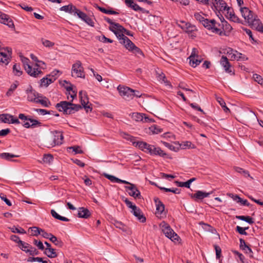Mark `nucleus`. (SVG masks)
Listing matches in <instances>:
<instances>
[{
    "label": "nucleus",
    "instance_id": "aec40b11",
    "mask_svg": "<svg viewBox=\"0 0 263 263\" xmlns=\"http://www.w3.org/2000/svg\"><path fill=\"white\" fill-rule=\"evenodd\" d=\"M26 93L27 94V99L30 102L36 103L39 98H42L37 92L32 89L31 87L30 89L26 90Z\"/></svg>",
    "mask_w": 263,
    "mask_h": 263
},
{
    "label": "nucleus",
    "instance_id": "a18cd8bd",
    "mask_svg": "<svg viewBox=\"0 0 263 263\" xmlns=\"http://www.w3.org/2000/svg\"><path fill=\"white\" fill-rule=\"evenodd\" d=\"M149 133L152 134H157L162 132V129L155 125L149 127Z\"/></svg>",
    "mask_w": 263,
    "mask_h": 263
},
{
    "label": "nucleus",
    "instance_id": "0eeeda50",
    "mask_svg": "<svg viewBox=\"0 0 263 263\" xmlns=\"http://www.w3.org/2000/svg\"><path fill=\"white\" fill-rule=\"evenodd\" d=\"M160 227H161L162 231L166 237L173 241L178 239V235L175 233L174 230L171 228L168 224L164 221H163L160 223Z\"/></svg>",
    "mask_w": 263,
    "mask_h": 263
},
{
    "label": "nucleus",
    "instance_id": "37998d69",
    "mask_svg": "<svg viewBox=\"0 0 263 263\" xmlns=\"http://www.w3.org/2000/svg\"><path fill=\"white\" fill-rule=\"evenodd\" d=\"M18 85V82L16 81L15 83L12 84L11 86L7 92H6V95L7 96H11L13 91L16 89Z\"/></svg>",
    "mask_w": 263,
    "mask_h": 263
},
{
    "label": "nucleus",
    "instance_id": "ea45409f",
    "mask_svg": "<svg viewBox=\"0 0 263 263\" xmlns=\"http://www.w3.org/2000/svg\"><path fill=\"white\" fill-rule=\"evenodd\" d=\"M44 253L49 258H54L57 256V254L56 253L55 250L52 248H46Z\"/></svg>",
    "mask_w": 263,
    "mask_h": 263
},
{
    "label": "nucleus",
    "instance_id": "6e6552de",
    "mask_svg": "<svg viewBox=\"0 0 263 263\" xmlns=\"http://www.w3.org/2000/svg\"><path fill=\"white\" fill-rule=\"evenodd\" d=\"M120 95L126 100H130L134 98L135 90L129 87L119 85L117 87Z\"/></svg>",
    "mask_w": 263,
    "mask_h": 263
},
{
    "label": "nucleus",
    "instance_id": "c03bdc74",
    "mask_svg": "<svg viewBox=\"0 0 263 263\" xmlns=\"http://www.w3.org/2000/svg\"><path fill=\"white\" fill-rule=\"evenodd\" d=\"M13 72L14 75L17 76H20L22 75L23 72L21 70L20 65L17 64H15L13 66Z\"/></svg>",
    "mask_w": 263,
    "mask_h": 263
},
{
    "label": "nucleus",
    "instance_id": "a878e982",
    "mask_svg": "<svg viewBox=\"0 0 263 263\" xmlns=\"http://www.w3.org/2000/svg\"><path fill=\"white\" fill-rule=\"evenodd\" d=\"M104 19L106 22L110 25L109 27V30L115 33L118 27H119L120 24L119 23L114 22L111 19L106 16L104 17Z\"/></svg>",
    "mask_w": 263,
    "mask_h": 263
},
{
    "label": "nucleus",
    "instance_id": "7c9ffc66",
    "mask_svg": "<svg viewBox=\"0 0 263 263\" xmlns=\"http://www.w3.org/2000/svg\"><path fill=\"white\" fill-rule=\"evenodd\" d=\"M240 241V248L241 249L245 251L246 253H253L252 249L246 244L245 241L240 238L239 239Z\"/></svg>",
    "mask_w": 263,
    "mask_h": 263
},
{
    "label": "nucleus",
    "instance_id": "bf43d9fd",
    "mask_svg": "<svg viewBox=\"0 0 263 263\" xmlns=\"http://www.w3.org/2000/svg\"><path fill=\"white\" fill-rule=\"evenodd\" d=\"M11 230L13 233H17L19 234H25L26 233L25 230L22 228L13 227L11 228Z\"/></svg>",
    "mask_w": 263,
    "mask_h": 263
},
{
    "label": "nucleus",
    "instance_id": "412c9836",
    "mask_svg": "<svg viewBox=\"0 0 263 263\" xmlns=\"http://www.w3.org/2000/svg\"><path fill=\"white\" fill-rule=\"evenodd\" d=\"M213 193V191L210 192H205L202 191H197L196 193L191 195V198L195 199V200H202L204 198L208 197Z\"/></svg>",
    "mask_w": 263,
    "mask_h": 263
},
{
    "label": "nucleus",
    "instance_id": "49530a36",
    "mask_svg": "<svg viewBox=\"0 0 263 263\" xmlns=\"http://www.w3.org/2000/svg\"><path fill=\"white\" fill-rule=\"evenodd\" d=\"M98 9L102 12L107 14H118V12L112 10H107L103 7H97Z\"/></svg>",
    "mask_w": 263,
    "mask_h": 263
},
{
    "label": "nucleus",
    "instance_id": "9b49d317",
    "mask_svg": "<svg viewBox=\"0 0 263 263\" xmlns=\"http://www.w3.org/2000/svg\"><path fill=\"white\" fill-rule=\"evenodd\" d=\"M11 49L9 47L3 48L0 51V63L7 65L10 61Z\"/></svg>",
    "mask_w": 263,
    "mask_h": 263
},
{
    "label": "nucleus",
    "instance_id": "f03ea898",
    "mask_svg": "<svg viewBox=\"0 0 263 263\" xmlns=\"http://www.w3.org/2000/svg\"><path fill=\"white\" fill-rule=\"evenodd\" d=\"M137 145L140 150L151 155L159 156L163 158L166 157L167 156V154L160 147H156L155 145L149 144L145 142L139 141L137 143Z\"/></svg>",
    "mask_w": 263,
    "mask_h": 263
},
{
    "label": "nucleus",
    "instance_id": "423d86ee",
    "mask_svg": "<svg viewBox=\"0 0 263 263\" xmlns=\"http://www.w3.org/2000/svg\"><path fill=\"white\" fill-rule=\"evenodd\" d=\"M124 34L128 36H133V33L130 31L126 29L122 26L120 25L115 34L119 40L120 43L123 45L128 43L125 39L129 40L127 36L124 35Z\"/></svg>",
    "mask_w": 263,
    "mask_h": 263
},
{
    "label": "nucleus",
    "instance_id": "de8ad7c7",
    "mask_svg": "<svg viewBox=\"0 0 263 263\" xmlns=\"http://www.w3.org/2000/svg\"><path fill=\"white\" fill-rule=\"evenodd\" d=\"M52 242L54 243L55 245L59 247H62L63 245V243L60 240H58L57 238L52 235L51 238L49 239Z\"/></svg>",
    "mask_w": 263,
    "mask_h": 263
},
{
    "label": "nucleus",
    "instance_id": "f704fd0d",
    "mask_svg": "<svg viewBox=\"0 0 263 263\" xmlns=\"http://www.w3.org/2000/svg\"><path fill=\"white\" fill-rule=\"evenodd\" d=\"M251 25L254 26L256 30L263 33V25L257 17Z\"/></svg>",
    "mask_w": 263,
    "mask_h": 263
},
{
    "label": "nucleus",
    "instance_id": "c9c22d12",
    "mask_svg": "<svg viewBox=\"0 0 263 263\" xmlns=\"http://www.w3.org/2000/svg\"><path fill=\"white\" fill-rule=\"evenodd\" d=\"M221 24L223 30V31L221 30V31L222 32V34L221 35H226V32H230L232 30V26L227 21L224 20L221 21Z\"/></svg>",
    "mask_w": 263,
    "mask_h": 263
},
{
    "label": "nucleus",
    "instance_id": "1a4fd4ad",
    "mask_svg": "<svg viewBox=\"0 0 263 263\" xmlns=\"http://www.w3.org/2000/svg\"><path fill=\"white\" fill-rule=\"evenodd\" d=\"M71 75L73 77L85 78L84 68L80 61H77L72 66Z\"/></svg>",
    "mask_w": 263,
    "mask_h": 263
},
{
    "label": "nucleus",
    "instance_id": "864d4df0",
    "mask_svg": "<svg viewBox=\"0 0 263 263\" xmlns=\"http://www.w3.org/2000/svg\"><path fill=\"white\" fill-rule=\"evenodd\" d=\"M214 247L216 252V258L217 259H219L221 256V249L219 246L216 245H214Z\"/></svg>",
    "mask_w": 263,
    "mask_h": 263
},
{
    "label": "nucleus",
    "instance_id": "4c0bfd02",
    "mask_svg": "<svg viewBox=\"0 0 263 263\" xmlns=\"http://www.w3.org/2000/svg\"><path fill=\"white\" fill-rule=\"evenodd\" d=\"M228 7V5L227 3L223 0H219V3L217 7L215 8V10L218 11L223 12V11H226L227 8Z\"/></svg>",
    "mask_w": 263,
    "mask_h": 263
},
{
    "label": "nucleus",
    "instance_id": "6e6d98bb",
    "mask_svg": "<svg viewBox=\"0 0 263 263\" xmlns=\"http://www.w3.org/2000/svg\"><path fill=\"white\" fill-rule=\"evenodd\" d=\"M42 160L44 162L49 163L53 161V157L50 154L44 155Z\"/></svg>",
    "mask_w": 263,
    "mask_h": 263
},
{
    "label": "nucleus",
    "instance_id": "ddd939ff",
    "mask_svg": "<svg viewBox=\"0 0 263 263\" xmlns=\"http://www.w3.org/2000/svg\"><path fill=\"white\" fill-rule=\"evenodd\" d=\"M0 120L5 123L19 124L21 122L18 119L10 114L0 115Z\"/></svg>",
    "mask_w": 263,
    "mask_h": 263
},
{
    "label": "nucleus",
    "instance_id": "20e7f679",
    "mask_svg": "<svg viewBox=\"0 0 263 263\" xmlns=\"http://www.w3.org/2000/svg\"><path fill=\"white\" fill-rule=\"evenodd\" d=\"M63 136L62 133L58 131H54L50 138H48L45 141L46 146L48 147H53L56 145L62 144Z\"/></svg>",
    "mask_w": 263,
    "mask_h": 263
},
{
    "label": "nucleus",
    "instance_id": "774afa93",
    "mask_svg": "<svg viewBox=\"0 0 263 263\" xmlns=\"http://www.w3.org/2000/svg\"><path fill=\"white\" fill-rule=\"evenodd\" d=\"M28 253L31 255H35L38 254L39 251L35 248L30 246Z\"/></svg>",
    "mask_w": 263,
    "mask_h": 263
},
{
    "label": "nucleus",
    "instance_id": "7ed1b4c3",
    "mask_svg": "<svg viewBox=\"0 0 263 263\" xmlns=\"http://www.w3.org/2000/svg\"><path fill=\"white\" fill-rule=\"evenodd\" d=\"M55 108L64 114L70 115L74 114L82 108V106L79 104L72 103L71 101H61L55 105Z\"/></svg>",
    "mask_w": 263,
    "mask_h": 263
},
{
    "label": "nucleus",
    "instance_id": "3c124183",
    "mask_svg": "<svg viewBox=\"0 0 263 263\" xmlns=\"http://www.w3.org/2000/svg\"><path fill=\"white\" fill-rule=\"evenodd\" d=\"M114 225L117 228L120 229L123 231H127V227L120 221H115Z\"/></svg>",
    "mask_w": 263,
    "mask_h": 263
},
{
    "label": "nucleus",
    "instance_id": "39448f33",
    "mask_svg": "<svg viewBox=\"0 0 263 263\" xmlns=\"http://www.w3.org/2000/svg\"><path fill=\"white\" fill-rule=\"evenodd\" d=\"M18 119L22 121V125L27 128L35 127L37 125H40L41 123L35 120L30 118L29 116H26L24 114L18 115Z\"/></svg>",
    "mask_w": 263,
    "mask_h": 263
},
{
    "label": "nucleus",
    "instance_id": "b1692460",
    "mask_svg": "<svg viewBox=\"0 0 263 263\" xmlns=\"http://www.w3.org/2000/svg\"><path fill=\"white\" fill-rule=\"evenodd\" d=\"M77 9H78L76 8V7L71 4L66 6H62L60 8L61 11H63L70 14H73V15H75V11H77Z\"/></svg>",
    "mask_w": 263,
    "mask_h": 263
},
{
    "label": "nucleus",
    "instance_id": "a19ab883",
    "mask_svg": "<svg viewBox=\"0 0 263 263\" xmlns=\"http://www.w3.org/2000/svg\"><path fill=\"white\" fill-rule=\"evenodd\" d=\"M216 100L219 103L225 112L227 113L230 111V109L227 107L226 104L222 98L220 97H216Z\"/></svg>",
    "mask_w": 263,
    "mask_h": 263
},
{
    "label": "nucleus",
    "instance_id": "338daca9",
    "mask_svg": "<svg viewBox=\"0 0 263 263\" xmlns=\"http://www.w3.org/2000/svg\"><path fill=\"white\" fill-rule=\"evenodd\" d=\"M33 244L37 246L40 250H43L44 249V246L41 241H37L36 239H34Z\"/></svg>",
    "mask_w": 263,
    "mask_h": 263
},
{
    "label": "nucleus",
    "instance_id": "4468645a",
    "mask_svg": "<svg viewBox=\"0 0 263 263\" xmlns=\"http://www.w3.org/2000/svg\"><path fill=\"white\" fill-rule=\"evenodd\" d=\"M79 96L81 100V105L85 109L86 112H91L92 110L91 104H89L88 99L85 93L82 91H80Z\"/></svg>",
    "mask_w": 263,
    "mask_h": 263
},
{
    "label": "nucleus",
    "instance_id": "393cba45",
    "mask_svg": "<svg viewBox=\"0 0 263 263\" xmlns=\"http://www.w3.org/2000/svg\"><path fill=\"white\" fill-rule=\"evenodd\" d=\"M189 59H190V65L193 67H195L197 65H199L202 61V59L199 55H190Z\"/></svg>",
    "mask_w": 263,
    "mask_h": 263
},
{
    "label": "nucleus",
    "instance_id": "cd10ccee",
    "mask_svg": "<svg viewBox=\"0 0 263 263\" xmlns=\"http://www.w3.org/2000/svg\"><path fill=\"white\" fill-rule=\"evenodd\" d=\"M19 155H14L9 153H3L2 159L8 161H12L15 162H18L19 161L17 160H13L12 158H18Z\"/></svg>",
    "mask_w": 263,
    "mask_h": 263
},
{
    "label": "nucleus",
    "instance_id": "f257e3e1",
    "mask_svg": "<svg viewBox=\"0 0 263 263\" xmlns=\"http://www.w3.org/2000/svg\"><path fill=\"white\" fill-rule=\"evenodd\" d=\"M194 17L196 20L201 23L205 28L211 30L212 32L220 35L222 34L221 29L219 28L220 25L217 23L215 20L205 18L201 14L198 12L194 14Z\"/></svg>",
    "mask_w": 263,
    "mask_h": 263
},
{
    "label": "nucleus",
    "instance_id": "052dcab7",
    "mask_svg": "<svg viewBox=\"0 0 263 263\" xmlns=\"http://www.w3.org/2000/svg\"><path fill=\"white\" fill-rule=\"evenodd\" d=\"M253 78L258 84L263 85V79L260 75L257 74L256 73L254 74L253 75Z\"/></svg>",
    "mask_w": 263,
    "mask_h": 263
},
{
    "label": "nucleus",
    "instance_id": "9d476101",
    "mask_svg": "<svg viewBox=\"0 0 263 263\" xmlns=\"http://www.w3.org/2000/svg\"><path fill=\"white\" fill-rule=\"evenodd\" d=\"M240 11L242 16L250 25L253 24V22L257 17V16L247 7H241L240 8Z\"/></svg>",
    "mask_w": 263,
    "mask_h": 263
},
{
    "label": "nucleus",
    "instance_id": "79ce46f5",
    "mask_svg": "<svg viewBox=\"0 0 263 263\" xmlns=\"http://www.w3.org/2000/svg\"><path fill=\"white\" fill-rule=\"evenodd\" d=\"M236 218L245 221L249 224H253L254 223L253 218L249 216H237Z\"/></svg>",
    "mask_w": 263,
    "mask_h": 263
},
{
    "label": "nucleus",
    "instance_id": "0e129e2a",
    "mask_svg": "<svg viewBox=\"0 0 263 263\" xmlns=\"http://www.w3.org/2000/svg\"><path fill=\"white\" fill-rule=\"evenodd\" d=\"M69 149H72L73 152L75 153V154H83V151L81 149V147L78 146H74L69 147Z\"/></svg>",
    "mask_w": 263,
    "mask_h": 263
},
{
    "label": "nucleus",
    "instance_id": "680f3d73",
    "mask_svg": "<svg viewBox=\"0 0 263 263\" xmlns=\"http://www.w3.org/2000/svg\"><path fill=\"white\" fill-rule=\"evenodd\" d=\"M222 13H225V15L227 18L230 16L233 13H234L233 9L231 7L228 6L226 11H223Z\"/></svg>",
    "mask_w": 263,
    "mask_h": 263
},
{
    "label": "nucleus",
    "instance_id": "2eb2a0df",
    "mask_svg": "<svg viewBox=\"0 0 263 263\" xmlns=\"http://www.w3.org/2000/svg\"><path fill=\"white\" fill-rule=\"evenodd\" d=\"M125 40L128 42V43L125 44L124 46L127 49L132 52L136 55L139 56V55H143L141 49L137 47L130 40L125 39Z\"/></svg>",
    "mask_w": 263,
    "mask_h": 263
},
{
    "label": "nucleus",
    "instance_id": "5fc2aeb1",
    "mask_svg": "<svg viewBox=\"0 0 263 263\" xmlns=\"http://www.w3.org/2000/svg\"><path fill=\"white\" fill-rule=\"evenodd\" d=\"M69 86L66 87V90L67 91L69 92V95L70 96V98L72 99L71 102L73 101V99L74 97H76L77 93L74 91L72 90V86L71 84Z\"/></svg>",
    "mask_w": 263,
    "mask_h": 263
},
{
    "label": "nucleus",
    "instance_id": "603ef678",
    "mask_svg": "<svg viewBox=\"0 0 263 263\" xmlns=\"http://www.w3.org/2000/svg\"><path fill=\"white\" fill-rule=\"evenodd\" d=\"M41 41L43 45L46 47L50 48L53 47L54 45L53 42H52L48 40L42 39Z\"/></svg>",
    "mask_w": 263,
    "mask_h": 263
},
{
    "label": "nucleus",
    "instance_id": "09e8293b",
    "mask_svg": "<svg viewBox=\"0 0 263 263\" xmlns=\"http://www.w3.org/2000/svg\"><path fill=\"white\" fill-rule=\"evenodd\" d=\"M40 98H39L37 99V102L36 103H40L44 107H48L50 105V102L45 97L43 99H40Z\"/></svg>",
    "mask_w": 263,
    "mask_h": 263
},
{
    "label": "nucleus",
    "instance_id": "f3484780",
    "mask_svg": "<svg viewBox=\"0 0 263 263\" xmlns=\"http://www.w3.org/2000/svg\"><path fill=\"white\" fill-rule=\"evenodd\" d=\"M126 184L129 185V186H126L125 187L126 189V191L128 192V194L130 196L134 198H138L140 196V192L137 189L136 186L135 184L130 182H129V183Z\"/></svg>",
    "mask_w": 263,
    "mask_h": 263
},
{
    "label": "nucleus",
    "instance_id": "69168bd1",
    "mask_svg": "<svg viewBox=\"0 0 263 263\" xmlns=\"http://www.w3.org/2000/svg\"><path fill=\"white\" fill-rule=\"evenodd\" d=\"M21 61H22V62L23 64L25 70L26 69V68H27V67L31 66L29 64V60L28 58H25V57H21Z\"/></svg>",
    "mask_w": 263,
    "mask_h": 263
},
{
    "label": "nucleus",
    "instance_id": "5701e85b",
    "mask_svg": "<svg viewBox=\"0 0 263 263\" xmlns=\"http://www.w3.org/2000/svg\"><path fill=\"white\" fill-rule=\"evenodd\" d=\"M90 215V212L87 209L83 207L78 209V215L79 217L86 219L89 217Z\"/></svg>",
    "mask_w": 263,
    "mask_h": 263
},
{
    "label": "nucleus",
    "instance_id": "f8f14e48",
    "mask_svg": "<svg viewBox=\"0 0 263 263\" xmlns=\"http://www.w3.org/2000/svg\"><path fill=\"white\" fill-rule=\"evenodd\" d=\"M40 67H41V65L36 63L34 66H30L27 67L25 70L30 76L36 78L43 74L41 68H39Z\"/></svg>",
    "mask_w": 263,
    "mask_h": 263
},
{
    "label": "nucleus",
    "instance_id": "c756f323",
    "mask_svg": "<svg viewBox=\"0 0 263 263\" xmlns=\"http://www.w3.org/2000/svg\"><path fill=\"white\" fill-rule=\"evenodd\" d=\"M155 202L156 203V214L158 216L161 215L164 211V205L160 200L157 201V200H155Z\"/></svg>",
    "mask_w": 263,
    "mask_h": 263
},
{
    "label": "nucleus",
    "instance_id": "bb28decb",
    "mask_svg": "<svg viewBox=\"0 0 263 263\" xmlns=\"http://www.w3.org/2000/svg\"><path fill=\"white\" fill-rule=\"evenodd\" d=\"M120 135L123 138L131 142L134 146L138 147L137 143H138L139 141H136L135 137L125 132L121 133Z\"/></svg>",
    "mask_w": 263,
    "mask_h": 263
},
{
    "label": "nucleus",
    "instance_id": "2f4dec72",
    "mask_svg": "<svg viewBox=\"0 0 263 263\" xmlns=\"http://www.w3.org/2000/svg\"><path fill=\"white\" fill-rule=\"evenodd\" d=\"M104 176L109 179L110 181L113 182H117V183H129V182L126 181L121 180L120 179H119L117 177H116L114 176H112L109 174H105Z\"/></svg>",
    "mask_w": 263,
    "mask_h": 263
},
{
    "label": "nucleus",
    "instance_id": "13d9d810",
    "mask_svg": "<svg viewBox=\"0 0 263 263\" xmlns=\"http://www.w3.org/2000/svg\"><path fill=\"white\" fill-rule=\"evenodd\" d=\"M30 246H31L28 243L22 241V242L20 244V247L22 250L25 251L26 253H28V251L29 250Z\"/></svg>",
    "mask_w": 263,
    "mask_h": 263
},
{
    "label": "nucleus",
    "instance_id": "4d7b16f0",
    "mask_svg": "<svg viewBox=\"0 0 263 263\" xmlns=\"http://www.w3.org/2000/svg\"><path fill=\"white\" fill-rule=\"evenodd\" d=\"M75 15H77L82 21H84L87 16L86 13L81 11L79 9H77V11H75Z\"/></svg>",
    "mask_w": 263,
    "mask_h": 263
},
{
    "label": "nucleus",
    "instance_id": "4be33fe9",
    "mask_svg": "<svg viewBox=\"0 0 263 263\" xmlns=\"http://www.w3.org/2000/svg\"><path fill=\"white\" fill-rule=\"evenodd\" d=\"M131 212L133 214V215L136 216L139 220H140L141 222H144L146 221L145 217L143 216V214H141V211L139 208H137L136 206H134L132 209Z\"/></svg>",
    "mask_w": 263,
    "mask_h": 263
},
{
    "label": "nucleus",
    "instance_id": "8fccbe9b",
    "mask_svg": "<svg viewBox=\"0 0 263 263\" xmlns=\"http://www.w3.org/2000/svg\"><path fill=\"white\" fill-rule=\"evenodd\" d=\"M31 230V235L33 236H38L41 234L42 229L36 227H33L30 228Z\"/></svg>",
    "mask_w": 263,
    "mask_h": 263
},
{
    "label": "nucleus",
    "instance_id": "a211bd4d",
    "mask_svg": "<svg viewBox=\"0 0 263 263\" xmlns=\"http://www.w3.org/2000/svg\"><path fill=\"white\" fill-rule=\"evenodd\" d=\"M220 63L221 65L223 67L226 72L231 74H234V73L232 71V65L226 56L222 55L221 57Z\"/></svg>",
    "mask_w": 263,
    "mask_h": 263
},
{
    "label": "nucleus",
    "instance_id": "58836bf2",
    "mask_svg": "<svg viewBox=\"0 0 263 263\" xmlns=\"http://www.w3.org/2000/svg\"><path fill=\"white\" fill-rule=\"evenodd\" d=\"M144 116V114L142 113H138V112H134L132 114L131 117L133 120L138 121V122H142L143 121V117Z\"/></svg>",
    "mask_w": 263,
    "mask_h": 263
},
{
    "label": "nucleus",
    "instance_id": "6ab92c4d",
    "mask_svg": "<svg viewBox=\"0 0 263 263\" xmlns=\"http://www.w3.org/2000/svg\"><path fill=\"white\" fill-rule=\"evenodd\" d=\"M0 23L7 25L9 27H14V24L10 16L0 11Z\"/></svg>",
    "mask_w": 263,
    "mask_h": 263
},
{
    "label": "nucleus",
    "instance_id": "c85d7f7f",
    "mask_svg": "<svg viewBox=\"0 0 263 263\" xmlns=\"http://www.w3.org/2000/svg\"><path fill=\"white\" fill-rule=\"evenodd\" d=\"M55 80L54 78L53 77V76H52V77L50 78V75L48 76L47 77L45 78H42L41 80V85L42 86H48L50 84L53 82V81Z\"/></svg>",
    "mask_w": 263,
    "mask_h": 263
},
{
    "label": "nucleus",
    "instance_id": "473e14b6",
    "mask_svg": "<svg viewBox=\"0 0 263 263\" xmlns=\"http://www.w3.org/2000/svg\"><path fill=\"white\" fill-rule=\"evenodd\" d=\"M226 50V54L229 55L231 60L233 61L237 59V51L231 48H228Z\"/></svg>",
    "mask_w": 263,
    "mask_h": 263
},
{
    "label": "nucleus",
    "instance_id": "e433bc0d",
    "mask_svg": "<svg viewBox=\"0 0 263 263\" xmlns=\"http://www.w3.org/2000/svg\"><path fill=\"white\" fill-rule=\"evenodd\" d=\"M50 213H51L52 216L55 219H57L58 220H61L63 221H66V222H68V221H70V219H69L68 218H67L65 217L62 216L60 215L59 214H58L54 210H53V209L51 210Z\"/></svg>",
    "mask_w": 263,
    "mask_h": 263
},
{
    "label": "nucleus",
    "instance_id": "e2e57ef3",
    "mask_svg": "<svg viewBox=\"0 0 263 263\" xmlns=\"http://www.w3.org/2000/svg\"><path fill=\"white\" fill-rule=\"evenodd\" d=\"M158 79L159 80H162V81L165 83L166 85H168L171 87H172L170 82L166 80V77L163 73L159 74L158 76Z\"/></svg>",
    "mask_w": 263,
    "mask_h": 263
},
{
    "label": "nucleus",
    "instance_id": "dca6fc26",
    "mask_svg": "<svg viewBox=\"0 0 263 263\" xmlns=\"http://www.w3.org/2000/svg\"><path fill=\"white\" fill-rule=\"evenodd\" d=\"M181 28L186 32H187L192 37L195 36V31L197 30L195 26L189 23L182 22V25H180Z\"/></svg>",
    "mask_w": 263,
    "mask_h": 263
},
{
    "label": "nucleus",
    "instance_id": "72a5a7b5",
    "mask_svg": "<svg viewBox=\"0 0 263 263\" xmlns=\"http://www.w3.org/2000/svg\"><path fill=\"white\" fill-rule=\"evenodd\" d=\"M180 146L181 149H194L196 148L195 145L191 141H189L182 142L180 144Z\"/></svg>",
    "mask_w": 263,
    "mask_h": 263
}]
</instances>
